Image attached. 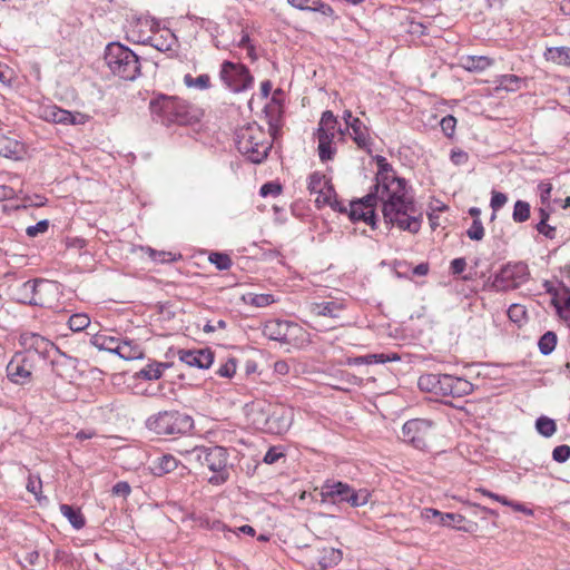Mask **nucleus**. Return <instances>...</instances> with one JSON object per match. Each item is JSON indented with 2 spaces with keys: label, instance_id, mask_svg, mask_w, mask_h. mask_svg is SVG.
<instances>
[{
  "label": "nucleus",
  "instance_id": "f257e3e1",
  "mask_svg": "<svg viewBox=\"0 0 570 570\" xmlns=\"http://www.w3.org/2000/svg\"><path fill=\"white\" fill-rule=\"evenodd\" d=\"M389 194L383 193V188L375 184L371 191L362 198L356 199L362 202L367 209H374L380 200L382 203V213L385 223L396 225L402 230H407L412 234L419 233L422 225V215L417 214L413 197H400L399 200L392 199L394 203V210L392 215L386 216L385 205Z\"/></svg>",
  "mask_w": 570,
  "mask_h": 570
},
{
  "label": "nucleus",
  "instance_id": "f03ea898",
  "mask_svg": "<svg viewBox=\"0 0 570 570\" xmlns=\"http://www.w3.org/2000/svg\"><path fill=\"white\" fill-rule=\"evenodd\" d=\"M149 109L153 119L165 126L190 125L202 116L197 108L175 96L159 95L150 100Z\"/></svg>",
  "mask_w": 570,
  "mask_h": 570
},
{
  "label": "nucleus",
  "instance_id": "7ed1b4c3",
  "mask_svg": "<svg viewBox=\"0 0 570 570\" xmlns=\"http://www.w3.org/2000/svg\"><path fill=\"white\" fill-rule=\"evenodd\" d=\"M188 463H197L213 472L208 483L215 487L225 484L229 480L228 451L224 446L195 445L180 451Z\"/></svg>",
  "mask_w": 570,
  "mask_h": 570
},
{
  "label": "nucleus",
  "instance_id": "20e7f679",
  "mask_svg": "<svg viewBox=\"0 0 570 570\" xmlns=\"http://www.w3.org/2000/svg\"><path fill=\"white\" fill-rule=\"evenodd\" d=\"M235 142L237 150L253 164L264 161L272 148L268 134L256 122L239 128Z\"/></svg>",
  "mask_w": 570,
  "mask_h": 570
},
{
  "label": "nucleus",
  "instance_id": "39448f33",
  "mask_svg": "<svg viewBox=\"0 0 570 570\" xmlns=\"http://www.w3.org/2000/svg\"><path fill=\"white\" fill-rule=\"evenodd\" d=\"M104 59L114 76L132 81L140 76L141 65L139 57L127 46L120 42H110L106 46Z\"/></svg>",
  "mask_w": 570,
  "mask_h": 570
},
{
  "label": "nucleus",
  "instance_id": "423d86ee",
  "mask_svg": "<svg viewBox=\"0 0 570 570\" xmlns=\"http://www.w3.org/2000/svg\"><path fill=\"white\" fill-rule=\"evenodd\" d=\"M377 165L375 175V184L383 188V193L387 195V204L385 205L386 216L392 215L394 203L392 199L399 200L400 197H411L407 190V183L404 178L396 176L392 165L384 156L376 155L373 157Z\"/></svg>",
  "mask_w": 570,
  "mask_h": 570
},
{
  "label": "nucleus",
  "instance_id": "0eeeda50",
  "mask_svg": "<svg viewBox=\"0 0 570 570\" xmlns=\"http://www.w3.org/2000/svg\"><path fill=\"white\" fill-rule=\"evenodd\" d=\"M146 428L158 435L185 434L194 428V420L179 411H163L149 416Z\"/></svg>",
  "mask_w": 570,
  "mask_h": 570
},
{
  "label": "nucleus",
  "instance_id": "6e6552de",
  "mask_svg": "<svg viewBox=\"0 0 570 570\" xmlns=\"http://www.w3.org/2000/svg\"><path fill=\"white\" fill-rule=\"evenodd\" d=\"M529 267L523 262L508 263L494 275L491 286L495 291H512L529 281Z\"/></svg>",
  "mask_w": 570,
  "mask_h": 570
},
{
  "label": "nucleus",
  "instance_id": "1a4fd4ad",
  "mask_svg": "<svg viewBox=\"0 0 570 570\" xmlns=\"http://www.w3.org/2000/svg\"><path fill=\"white\" fill-rule=\"evenodd\" d=\"M219 78L230 91L236 94L248 90L254 82V78L245 65L229 60H225L220 65Z\"/></svg>",
  "mask_w": 570,
  "mask_h": 570
},
{
  "label": "nucleus",
  "instance_id": "9d476101",
  "mask_svg": "<svg viewBox=\"0 0 570 570\" xmlns=\"http://www.w3.org/2000/svg\"><path fill=\"white\" fill-rule=\"evenodd\" d=\"M434 422L428 419H413L403 424V440L417 450H425L434 436Z\"/></svg>",
  "mask_w": 570,
  "mask_h": 570
},
{
  "label": "nucleus",
  "instance_id": "9b49d317",
  "mask_svg": "<svg viewBox=\"0 0 570 570\" xmlns=\"http://www.w3.org/2000/svg\"><path fill=\"white\" fill-rule=\"evenodd\" d=\"M33 362V354H16L7 365L8 379L16 384L28 383L31 379Z\"/></svg>",
  "mask_w": 570,
  "mask_h": 570
},
{
  "label": "nucleus",
  "instance_id": "f8f14e48",
  "mask_svg": "<svg viewBox=\"0 0 570 570\" xmlns=\"http://www.w3.org/2000/svg\"><path fill=\"white\" fill-rule=\"evenodd\" d=\"M438 380L436 395L462 397L473 391V385L463 377L440 373Z\"/></svg>",
  "mask_w": 570,
  "mask_h": 570
},
{
  "label": "nucleus",
  "instance_id": "ddd939ff",
  "mask_svg": "<svg viewBox=\"0 0 570 570\" xmlns=\"http://www.w3.org/2000/svg\"><path fill=\"white\" fill-rule=\"evenodd\" d=\"M35 299H32L33 306H40L43 308H52L59 297V286L57 282L48 279H35Z\"/></svg>",
  "mask_w": 570,
  "mask_h": 570
},
{
  "label": "nucleus",
  "instance_id": "4468645a",
  "mask_svg": "<svg viewBox=\"0 0 570 570\" xmlns=\"http://www.w3.org/2000/svg\"><path fill=\"white\" fill-rule=\"evenodd\" d=\"M178 360L189 367L207 370L214 363V352L206 348H179L177 350Z\"/></svg>",
  "mask_w": 570,
  "mask_h": 570
},
{
  "label": "nucleus",
  "instance_id": "2eb2a0df",
  "mask_svg": "<svg viewBox=\"0 0 570 570\" xmlns=\"http://www.w3.org/2000/svg\"><path fill=\"white\" fill-rule=\"evenodd\" d=\"M352 487L341 481H326L321 488V498L323 502H346L352 492Z\"/></svg>",
  "mask_w": 570,
  "mask_h": 570
},
{
  "label": "nucleus",
  "instance_id": "dca6fc26",
  "mask_svg": "<svg viewBox=\"0 0 570 570\" xmlns=\"http://www.w3.org/2000/svg\"><path fill=\"white\" fill-rule=\"evenodd\" d=\"M22 346L27 353L46 357L55 348V344L37 333H23L20 336Z\"/></svg>",
  "mask_w": 570,
  "mask_h": 570
},
{
  "label": "nucleus",
  "instance_id": "f3484780",
  "mask_svg": "<svg viewBox=\"0 0 570 570\" xmlns=\"http://www.w3.org/2000/svg\"><path fill=\"white\" fill-rule=\"evenodd\" d=\"M422 519L426 521L435 520V522L443 527L458 529V525L465 522V518L459 513H444L433 508H424L421 511Z\"/></svg>",
  "mask_w": 570,
  "mask_h": 570
},
{
  "label": "nucleus",
  "instance_id": "a211bd4d",
  "mask_svg": "<svg viewBox=\"0 0 570 570\" xmlns=\"http://www.w3.org/2000/svg\"><path fill=\"white\" fill-rule=\"evenodd\" d=\"M253 422L255 424H262L261 428L266 431L279 434L288 430L292 420L286 415L285 411L282 410V412L278 413V411L275 410L263 420L254 419Z\"/></svg>",
  "mask_w": 570,
  "mask_h": 570
},
{
  "label": "nucleus",
  "instance_id": "6ab92c4d",
  "mask_svg": "<svg viewBox=\"0 0 570 570\" xmlns=\"http://www.w3.org/2000/svg\"><path fill=\"white\" fill-rule=\"evenodd\" d=\"M548 292L550 293V302L559 317L562 321H570V289L560 285L553 292L548 288Z\"/></svg>",
  "mask_w": 570,
  "mask_h": 570
},
{
  "label": "nucleus",
  "instance_id": "aec40b11",
  "mask_svg": "<svg viewBox=\"0 0 570 570\" xmlns=\"http://www.w3.org/2000/svg\"><path fill=\"white\" fill-rule=\"evenodd\" d=\"M348 217L353 222L362 220L370 225L373 229L376 227V214L374 209H367L362 202L352 200L350 203Z\"/></svg>",
  "mask_w": 570,
  "mask_h": 570
},
{
  "label": "nucleus",
  "instance_id": "412c9836",
  "mask_svg": "<svg viewBox=\"0 0 570 570\" xmlns=\"http://www.w3.org/2000/svg\"><path fill=\"white\" fill-rule=\"evenodd\" d=\"M400 356L396 353H375L355 357H347V365H372V364H384L387 362L400 361Z\"/></svg>",
  "mask_w": 570,
  "mask_h": 570
},
{
  "label": "nucleus",
  "instance_id": "4be33fe9",
  "mask_svg": "<svg viewBox=\"0 0 570 570\" xmlns=\"http://www.w3.org/2000/svg\"><path fill=\"white\" fill-rule=\"evenodd\" d=\"M346 129H352V138L358 148L371 153L372 139L368 134V128L358 119H352L351 125Z\"/></svg>",
  "mask_w": 570,
  "mask_h": 570
},
{
  "label": "nucleus",
  "instance_id": "5701e85b",
  "mask_svg": "<svg viewBox=\"0 0 570 570\" xmlns=\"http://www.w3.org/2000/svg\"><path fill=\"white\" fill-rule=\"evenodd\" d=\"M375 331L383 337L391 338L395 342H405L410 338V334L402 326V323H380Z\"/></svg>",
  "mask_w": 570,
  "mask_h": 570
},
{
  "label": "nucleus",
  "instance_id": "b1692460",
  "mask_svg": "<svg viewBox=\"0 0 570 570\" xmlns=\"http://www.w3.org/2000/svg\"><path fill=\"white\" fill-rule=\"evenodd\" d=\"M336 132H342L338 127L337 118L331 110H326L322 114L321 120L317 128V137L328 136L330 140H333Z\"/></svg>",
  "mask_w": 570,
  "mask_h": 570
},
{
  "label": "nucleus",
  "instance_id": "393cba45",
  "mask_svg": "<svg viewBox=\"0 0 570 570\" xmlns=\"http://www.w3.org/2000/svg\"><path fill=\"white\" fill-rule=\"evenodd\" d=\"M297 323H264L263 334L269 340L288 342V332Z\"/></svg>",
  "mask_w": 570,
  "mask_h": 570
},
{
  "label": "nucleus",
  "instance_id": "a878e982",
  "mask_svg": "<svg viewBox=\"0 0 570 570\" xmlns=\"http://www.w3.org/2000/svg\"><path fill=\"white\" fill-rule=\"evenodd\" d=\"M90 343L101 351L116 354L119 338L109 334L107 331H98L97 333L91 334Z\"/></svg>",
  "mask_w": 570,
  "mask_h": 570
},
{
  "label": "nucleus",
  "instance_id": "bb28decb",
  "mask_svg": "<svg viewBox=\"0 0 570 570\" xmlns=\"http://www.w3.org/2000/svg\"><path fill=\"white\" fill-rule=\"evenodd\" d=\"M178 466V460L171 454H163L153 460L150 470L154 475L161 476L173 472Z\"/></svg>",
  "mask_w": 570,
  "mask_h": 570
},
{
  "label": "nucleus",
  "instance_id": "cd10ccee",
  "mask_svg": "<svg viewBox=\"0 0 570 570\" xmlns=\"http://www.w3.org/2000/svg\"><path fill=\"white\" fill-rule=\"evenodd\" d=\"M35 291V279L27 281L23 283H18L11 286V296L14 301L21 304L32 305V299Z\"/></svg>",
  "mask_w": 570,
  "mask_h": 570
},
{
  "label": "nucleus",
  "instance_id": "c85d7f7f",
  "mask_svg": "<svg viewBox=\"0 0 570 570\" xmlns=\"http://www.w3.org/2000/svg\"><path fill=\"white\" fill-rule=\"evenodd\" d=\"M343 554L340 549L332 547L323 548L317 557L318 564L322 569H328L337 566L342 561Z\"/></svg>",
  "mask_w": 570,
  "mask_h": 570
},
{
  "label": "nucleus",
  "instance_id": "c756f323",
  "mask_svg": "<svg viewBox=\"0 0 570 570\" xmlns=\"http://www.w3.org/2000/svg\"><path fill=\"white\" fill-rule=\"evenodd\" d=\"M547 61L570 67V47H550L543 53Z\"/></svg>",
  "mask_w": 570,
  "mask_h": 570
},
{
  "label": "nucleus",
  "instance_id": "7c9ffc66",
  "mask_svg": "<svg viewBox=\"0 0 570 570\" xmlns=\"http://www.w3.org/2000/svg\"><path fill=\"white\" fill-rule=\"evenodd\" d=\"M22 146L16 139L0 136V156L6 158H18Z\"/></svg>",
  "mask_w": 570,
  "mask_h": 570
},
{
  "label": "nucleus",
  "instance_id": "2f4dec72",
  "mask_svg": "<svg viewBox=\"0 0 570 570\" xmlns=\"http://www.w3.org/2000/svg\"><path fill=\"white\" fill-rule=\"evenodd\" d=\"M116 354L126 361L137 360L142 356V351L138 344L131 341L119 342Z\"/></svg>",
  "mask_w": 570,
  "mask_h": 570
},
{
  "label": "nucleus",
  "instance_id": "473e14b6",
  "mask_svg": "<svg viewBox=\"0 0 570 570\" xmlns=\"http://www.w3.org/2000/svg\"><path fill=\"white\" fill-rule=\"evenodd\" d=\"M60 512L75 529L79 530L85 527L86 521L79 509L69 504H61Z\"/></svg>",
  "mask_w": 570,
  "mask_h": 570
},
{
  "label": "nucleus",
  "instance_id": "72a5a7b5",
  "mask_svg": "<svg viewBox=\"0 0 570 570\" xmlns=\"http://www.w3.org/2000/svg\"><path fill=\"white\" fill-rule=\"evenodd\" d=\"M316 194L318 195L316 198V203L323 204V205H330L332 208H334L341 213L346 212V207L341 206V204L336 199L332 203L331 199H332V197H335L336 194H335L333 186L330 185V183L326 184V187H322L321 191H317Z\"/></svg>",
  "mask_w": 570,
  "mask_h": 570
},
{
  "label": "nucleus",
  "instance_id": "f704fd0d",
  "mask_svg": "<svg viewBox=\"0 0 570 570\" xmlns=\"http://www.w3.org/2000/svg\"><path fill=\"white\" fill-rule=\"evenodd\" d=\"M147 42L159 51H168L171 50L173 46L176 43V37L167 30L165 36L149 37Z\"/></svg>",
  "mask_w": 570,
  "mask_h": 570
},
{
  "label": "nucleus",
  "instance_id": "c9c22d12",
  "mask_svg": "<svg viewBox=\"0 0 570 570\" xmlns=\"http://www.w3.org/2000/svg\"><path fill=\"white\" fill-rule=\"evenodd\" d=\"M183 81L187 88H195L198 90H207L212 87L210 77L207 73L199 75L196 78L190 73H186Z\"/></svg>",
  "mask_w": 570,
  "mask_h": 570
},
{
  "label": "nucleus",
  "instance_id": "e433bc0d",
  "mask_svg": "<svg viewBox=\"0 0 570 570\" xmlns=\"http://www.w3.org/2000/svg\"><path fill=\"white\" fill-rule=\"evenodd\" d=\"M558 343V336L554 332L548 331L546 332L538 342L539 351L542 355L547 356L550 355Z\"/></svg>",
  "mask_w": 570,
  "mask_h": 570
},
{
  "label": "nucleus",
  "instance_id": "4c0bfd02",
  "mask_svg": "<svg viewBox=\"0 0 570 570\" xmlns=\"http://www.w3.org/2000/svg\"><path fill=\"white\" fill-rule=\"evenodd\" d=\"M491 63L492 60L485 56H468L464 61V68L469 71H483Z\"/></svg>",
  "mask_w": 570,
  "mask_h": 570
},
{
  "label": "nucleus",
  "instance_id": "58836bf2",
  "mask_svg": "<svg viewBox=\"0 0 570 570\" xmlns=\"http://www.w3.org/2000/svg\"><path fill=\"white\" fill-rule=\"evenodd\" d=\"M439 376H440V373L423 374L419 377L417 385L422 391H426V392L436 394Z\"/></svg>",
  "mask_w": 570,
  "mask_h": 570
},
{
  "label": "nucleus",
  "instance_id": "ea45409f",
  "mask_svg": "<svg viewBox=\"0 0 570 570\" xmlns=\"http://www.w3.org/2000/svg\"><path fill=\"white\" fill-rule=\"evenodd\" d=\"M535 429L542 436L550 438L556 433L557 425L554 420L548 416H540L535 421Z\"/></svg>",
  "mask_w": 570,
  "mask_h": 570
},
{
  "label": "nucleus",
  "instance_id": "a19ab883",
  "mask_svg": "<svg viewBox=\"0 0 570 570\" xmlns=\"http://www.w3.org/2000/svg\"><path fill=\"white\" fill-rule=\"evenodd\" d=\"M370 499H371V492L367 489H365V488L358 489V490L352 489V492L348 495L347 503L353 508H358V507H363L366 503H368Z\"/></svg>",
  "mask_w": 570,
  "mask_h": 570
},
{
  "label": "nucleus",
  "instance_id": "79ce46f5",
  "mask_svg": "<svg viewBox=\"0 0 570 570\" xmlns=\"http://www.w3.org/2000/svg\"><path fill=\"white\" fill-rule=\"evenodd\" d=\"M498 88L505 91H515L520 89L522 79L515 75H503L498 80Z\"/></svg>",
  "mask_w": 570,
  "mask_h": 570
},
{
  "label": "nucleus",
  "instance_id": "37998d69",
  "mask_svg": "<svg viewBox=\"0 0 570 570\" xmlns=\"http://www.w3.org/2000/svg\"><path fill=\"white\" fill-rule=\"evenodd\" d=\"M167 367H169L167 363L148 364L140 371V375L146 380H158L161 376L164 368Z\"/></svg>",
  "mask_w": 570,
  "mask_h": 570
},
{
  "label": "nucleus",
  "instance_id": "c03bdc74",
  "mask_svg": "<svg viewBox=\"0 0 570 570\" xmlns=\"http://www.w3.org/2000/svg\"><path fill=\"white\" fill-rule=\"evenodd\" d=\"M317 315L331 318L341 317L342 305L335 302H326L320 306H317Z\"/></svg>",
  "mask_w": 570,
  "mask_h": 570
},
{
  "label": "nucleus",
  "instance_id": "a18cd8bd",
  "mask_svg": "<svg viewBox=\"0 0 570 570\" xmlns=\"http://www.w3.org/2000/svg\"><path fill=\"white\" fill-rule=\"evenodd\" d=\"M530 217V204L524 200H517L513 208L512 218L515 223H523Z\"/></svg>",
  "mask_w": 570,
  "mask_h": 570
},
{
  "label": "nucleus",
  "instance_id": "49530a36",
  "mask_svg": "<svg viewBox=\"0 0 570 570\" xmlns=\"http://www.w3.org/2000/svg\"><path fill=\"white\" fill-rule=\"evenodd\" d=\"M318 140V156L322 161L332 159L335 149L332 148V140L328 136L317 137Z\"/></svg>",
  "mask_w": 570,
  "mask_h": 570
},
{
  "label": "nucleus",
  "instance_id": "de8ad7c7",
  "mask_svg": "<svg viewBox=\"0 0 570 570\" xmlns=\"http://www.w3.org/2000/svg\"><path fill=\"white\" fill-rule=\"evenodd\" d=\"M328 181L325 180V175L320 171H314L308 177L307 189L311 194H316L321 191L322 187H326Z\"/></svg>",
  "mask_w": 570,
  "mask_h": 570
},
{
  "label": "nucleus",
  "instance_id": "09e8293b",
  "mask_svg": "<svg viewBox=\"0 0 570 570\" xmlns=\"http://www.w3.org/2000/svg\"><path fill=\"white\" fill-rule=\"evenodd\" d=\"M237 368V360L235 357H228L216 371V374L220 377L232 379Z\"/></svg>",
  "mask_w": 570,
  "mask_h": 570
},
{
  "label": "nucleus",
  "instance_id": "8fccbe9b",
  "mask_svg": "<svg viewBox=\"0 0 570 570\" xmlns=\"http://www.w3.org/2000/svg\"><path fill=\"white\" fill-rule=\"evenodd\" d=\"M209 262L216 266L219 271H227L232 266V259L227 254L224 253H212L209 255Z\"/></svg>",
  "mask_w": 570,
  "mask_h": 570
},
{
  "label": "nucleus",
  "instance_id": "3c124183",
  "mask_svg": "<svg viewBox=\"0 0 570 570\" xmlns=\"http://www.w3.org/2000/svg\"><path fill=\"white\" fill-rule=\"evenodd\" d=\"M307 10L320 12L326 17H332L334 14V10L332 9V7L323 2L322 0H309Z\"/></svg>",
  "mask_w": 570,
  "mask_h": 570
},
{
  "label": "nucleus",
  "instance_id": "603ef678",
  "mask_svg": "<svg viewBox=\"0 0 570 570\" xmlns=\"http://www.w3.org/2000/svg\"><path fill=\"white\" fill-rule=\"evenodd\" d=\"M466 236L472 240H481L484 237V227L481 219H473L470 228L466 230Z\"/></svg>",
  "mask_w": 570,
  "mask_h": 570
},
{
  "label": "nucleus",
  "instance_id": "864d4df0",
  "mask_svg": "<svg viewBox=\"0 0 570 570\" xmlns=\"http://www.w3.org/2000/svg\"><path fill=\"white\" fill-rule=\"evenodd\" d=\"M507 202H508V197L505 194H503L501 191H495V190L492 191L490 206L493 210V214L491 216V219L495 218V212L499 210L500 208H502Z\"/></svg>",
  "mask_w": 570,
  "mask_h": 570
},
{
  "label": "nucleus",
  "instance_id": "5fc2aeb1",
  "mask_svg": "<svg viewBox=\"0 0 570 570\" xmlns=\"http://www.w3.org/2000/svg\"><path fill=\"white\" fill-rule=\"evenodd\" d=\"M440 125H441V129H442L443 134L446 137H452L454 135L456 119L453 116L448 115V116L443 117Z\"/></svg>",
  "mask_w": 570,
  "mask_h": 570
},
{
  "label": "nucleus",
  "instance_id": "6e6d98bb",
  "mask_svg": "<svg viewBox=\"0 0 570 570\" xmlns=\"http://www.w3.org/2000/svg\"><path fill=\"white\" fill-rule=\"evenodd\" d=\"M552 458L559 463L566 462L570 458V446L567 444L556 446L552 451Z\"/></svg>",
  "mask_w": 570,
  "mask_h": 570
},
{
  "label": "nucleus",
  "instance_id": "4d7b16f0",
  "mask_svg": "<svg viewBox=\"0 0 570 570\" xmlns=\"http://www.w3.org/2000/svg\"><path fill=\"white\" fill-rule=\"evenodd\" d=\"M249 296V303L257 307L267 306L274 302L273 295L271 294H255Z\"/></svg>",
  "mask_w": 570,
  "mask_h": 570
},
{
  "label": "nucleus",
  "instance_id": "13d9d810",
  "mask_svg": "<svg viewBox=\"0 0 570 570\" xmlns=\"http://www.w3.org/2000/svg\"><path fill=\"white\" fill-rule=\"evenodd\" d=\"M450 160L455 165V166H461V165H464L468 163L469 160V154L462 149H452L451 150V154H450Z\"/></svg>",
  "mask_w": 570,
  "mask_h": 570
},
{
  "label": "nucleus",
  "instance_id": "bf43d9fd",
  "mask_svg": "<svg viewBox=\"0 0 570 570\" xmlns=\"http://www.w3.org/2000/svg\"><path fill=\"white\" fill-rule=\"evenodd\" d=\"M282 193V187L276 183H266L261 187L259 194L263 197L266 196H278Z\"/></svg>",
  "mask_w": 570,
  "mask_h": 570
},
{
  "label": "nucleus",
  "instance_id": "052dcab7",
  "mask_svg": "<svg viewBox=\"0 0 570 570\" xmlns=\"http://www.w3.org/2000/svg\"><path fill=\"white\" fill-rule=\"evenodd\" d=\"M111 491L114 495L127 498L131 492V488L128 482L119 481L112 487Z\"/></svg>",
  "mask_w": 570,
  "mask_h": 570
},
{
  "label": "nucleus",
  "instance_id": "680f3d73",
  "mask_svg": "<svg viewBox=\"0 0 570 570\" xmlns=\"http://www.w3.org/2000/svg\"><path fill=\"white\" fill-rule=\"evenodd\" d=\"M48 227H49L48 220L43 219V220L38 222L36 225L29 226L26 229V233L28 236L35 237L40 233L47 232Z\"/></svg>",
  "mask_w": 570,
  "mask_h": 570
},
{
  "label": "nucleus",
  "instance_id": "e2e57ef3",
  "mask_svg": "<svg viewBox=\"0 0 570 570\" xmlns=\"http://www.w3.org/2000/svg\"><path fill=\"white\" fill-rule=\"evenodd\" d=\"M282 456H284V453L276 446H272L268 449L266 454L264 455L263 461L266 464H273L277 462Z\"/></svg>",
  "mask_w": 570,
  "mask_h": 570
},
{
  "label": "nucleus",
  "instance_id": "0e129e2a",
  "mask_svg": "<svg viewBox=\"0 0 570 570\" xmlns=\"http://www.w3.org/2000/svg\"><path fill=\"white\" fill-rule=\"evenodd\" d=\"M509 321H519V317L525 316V308L523 305L513 304L508 309Z\"/></svg>",
  "mask_w": 570,
  "mask_h": 570
},
{
  "label": "nucleus",
  "instance_id": "69168bd1",
  "mask_svg": "<svg viewBox=\"0 0 570 570\" xmlns=\"http://www.w3.org/2000/svg\"><path fill=\"white\" fill-rule=\"evenodd\" d=\"M149 250V255L150 257L155 261V262H159V263H166V262H171L174 261V257L171 255V253H167V252H157L153 248H148Z\"/></svg>",
  "mask_w": 570,
  "mask_h": 570
},
{
  "label": "nucleus",
  "instance_id": "338daca9",
  "mask_svg": "<svg viewBox=\"0 0 570 570\" xmlns=\"http://www.w3.org/2000/svg\"><path fill=\"white\" fill-rule=\"evenodd\" d=\"M538 189L540 191V200H541V203L543 205L544 204H549L550 196H551V190H552L551 184H549V183H540L538 185Z\"/></svg>",
  "mask_w": 570,
  "mask_h": 570
},
{
  "label": "nucleus",
  "instance_id": "774afa93",
  "mask_svg": "<svg viewBox=\"0 0 570 570\" xmlns=\"http://www.w3.org/2000/svg\"><path fill=\"white\" fill-rule=\"evenodd\" d=\"M60 107H57V106H49L47 108L43 109V115H42V118L46 120V121H50V122H55L57 121L58 119V112H60Z\"/></svg>",
  "mask_w": 570,
  "mask_h": 570
}]
</instances>
